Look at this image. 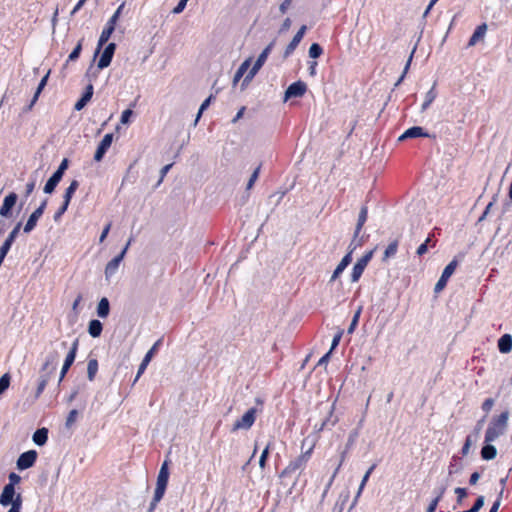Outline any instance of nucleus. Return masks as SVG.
<instances>
[{"label": "nucleus", "instance_id": "nucleus-28", "mask_svg": "<svg viewBox=\"0 0 512 512\" xmlns=\"http://www.w3.org/2000/svg\"><path fill=\"white\" fill-rule=\"evenodd\" d=\"M102 329L103 326L99 320H91L89 322L88 332L92 337H99L101 335Z\"/></svg>", "mask_w": 512, "mask_h": 512}, {"label": "nucleus", "instance_id": "nucleus-27", "mask_svg": "<svg viewBox=\"0 0 512 512\" xmlns=\"http://www.w3.org/2000/svg\"><path fill=\"white\" fill-rule=\"evenodd\" d=\"M47 439H48V430L46 428H41V429H38L34 434H33V441L39 445V446H42L44 445L46 442H47Z\"/></svg>", "mask_w": 512, "mask_h": 512}, {"label": "nucleus", "instance_id": "nucleus-58", "mask_svg": "<svg viewBox=\"0 0 512 512\" xmlns=\"http://www.w3.org/2000/svg\"><path fill=\"white\" fill-rule=\"evenodd\" d=\"M471 444H472V440H471V437L468 436L465 440V443L462 447V454L465 456L469 453V450H470V447H471Z\"/></svg>", "mask_w": 512, "mask_h": 512}, {"label": "nucleus", "instance_id": "nucleus-40", "mask_svg": "<svg viewBox=\"0 0 512 512\" xmlns=\"http://www.w3.org/2000/svg\"><path fill=\"white\" fill-rule=\"evenodd\" d=\"M373 251L367 252L365 255H363L355 265L360 266L361 268L365 269L370 260L372 259Z\"/></svg>", "mask_w": 512, "mask_h": 512}, {"label": "nucleus", "instance_id": "nucleus-32", "mask_svg": "<svg viewBox=\"0 0 512 512\" xmlns=\"http://www.w3.org/2000/svg\"><path fill=\"white\" fill-rule=\"evenodd\" d=\"M497 451L493 445L487 444L481 450V456L484 460H492L496 457Z\"/></svg>", "mask_w": 512, "mask_h": 512}, {"label": "nucleus", "instance_id": "nucleus-6", "mask_svg": "<svg viewBox=\"0 0 512 512\" xmlns=\"http://www.w3.org/2000/svg\"><path fill=\"white\" fill-rule=\"evenodd\" d=\"M77 350H78V340H75L73 342L68 354L66 355L65 360H64V363H63V366H62V369L60 372L59 383L64 379V377L66 376L71 365L74 363Z\"/></svg>", "mask_w": 512, "mask_h": 512}, {"label": "nucleus", "instance_id": "nucleus-26", "mask_svg": "<svg viewBox=\"0 0 512 512\" xmlns=\"http://www.w3.org/2000/svg\"><path fill=\"white\" fill-rule=\"evenodd\" d=\"M110 305L107 298H102L97 305V315L100 318H106L109 315Z\"/></svg>", "mask_w": 512, "mask_h": 512}, {"label": "nucleus", "instance_id": "nucleus-43", "mask_svg": "<svg viewBox=\"0 0 512 512\" xmlns=\"http://www.w3.org/2000/svg\"><path fill=\"white\" fill-rule=\"evenodd\" d=\"M270 448H271V443L269 442L266 447L264 448V450L262 451L261 453V456H260V459H259V466L263 469L266 465V461H267V458H268V455H269V451H270Z\"/></svg>", "mask_w": 512, "mask_h": 512}, {"label": "nucleus", "instance_id": "nucleus-30", "mask_svg": "<svg viewBox=\"0 0 512 512\" xmlns=\"http://www.w3.org/2000/svg\"><path fill=\"white\" fill-rule=\"evenodd\" d=\"M437 97V92L435 90V84L432 86V88L426 93L424 102L422 104L421 110L425 111L435 100Z\"/></svg>", "mask_w": 512, "mask_h": 512}, {"label": "nucleus", "instance_id": "nucleus-18", "mask_svg": "<svg viewBox=\"0 0 512 512\" xmlns=\"http://www.w3.org/2000/svg\"><path fill=\"white\" fill-rule=\"evenodd\" d=\"M498 349L503 354H508L512 351V336L510 334H504L499 338Z\"/></svg>", "mask_w": 512, "mask_h": 512}, {"label": "nucleus", "instance_id": "nucleus-10", "mask_svg": "<svg viewBox=\"0 0 512 512\" xmlns=\"http://www.w3.org/2000/svg\"><path fill=\"white\" fill-rule=\"evenodd\" d=\"M37 458V453L34 450H30L27 452H24L20 455V457L17 460V467L20 470L28 469L35 463Z\"/></svg>", "mask_w": 512, "mask_h": 512}, {"label": "nucleus", "instance_id": "nucleus-17", "mask_svg": "<svg viewBox=\"0 0 512 512\" xmlns=\"http://www.w3.org/2000/svg\"><path fill=\"white\" fill-rule=\"evenodd\" d=\"M352 252H353V250H351L349 253H347L342 258V260L337 265L336 269L334 270V272H333V274L331 276V279H330L331 281L336 280L342 274V272L346 269V267L351 263Z\"/></svg>", "mask_w": 512, "mask_h": 512}, {"label": "nucleus", "instance_id": "nucleus-53", "mask_svg": "<svg viewBox=\"0 0 512 512\" xmlns=\"http://www.w3.org/2000/svg\"><path fill=\"white\" fill-rule=\"evenodd\" d=\"M211 101H212V96H209V97H208V98H207V99H206V100L201 104L200 109H199V112H198V114H197L196 122L199 120V118H200L201 114L203 113V111H204L205 109H207V108H208V106L210 105Z\"/></svg>", "mask_w": 512, "mask_h": 512}, {"label": "nucleus", "instance_id": "nucleus-52", "mask_svg": "<svg viewBox=\"0 0 512 512\" xmlns=\"http://www.w3.org/2000/svg\"><path fill=\"white\" fill-rule=\"evenodd\" d=\"M360 312H361V309H359V310L355 313V315H354V317H353V319H352V322H351V324H350V326H349V328H348V333H350V334H351V333H353V332H354V329L356 328V326H357V324H358V320H359Z\"/></svg>", "mask_w": 512, "mask_h": 512}, {"label": "nucleus", "instance_id": "nucleus-34", "mask_svg": "<svg viewBox=\"0 0 512 512\" xmlns=\"http://www.w3.org/2000/svg\"><path fill=\"white\" fill-rule=\"evenodd\" d=\"M48 76H49V73H47L43 78L42 80L40 81L38 87H37V90L34 94V97L33 99L31 100V103L29 104L28 106V110L32 109V107L34 106V104L36 103L41 91L43 90V88L45 87L46 83H47V79H48Z\"/></svg>", "mask_w": 512, "mask_h": 512}, {"label": "nucleus", "instance_id": "nucleus-63", "mask_svg": "<svg viewBox=\"0 0 512 512\" xmlns=\"http://www.w3.org/2000/svg\"><path fill=\"white\" fill-rule=\"evenodd\" d=\"M187 1L180 0L177 6L173 9V13L179 14L181 13L185 7H186Z\"/></svg>", "mask_w": 512, "mask_h": 512}, {"label": "nucleus", "instance_id": "nucleus-36", "mask_svg": "<svg viewBox=\"0 0 512 512\" xmlns=\"http://www.w3.org/2000/svg\"><path fill=\"white\" fill-rule=\"evenodd\" d=\"M367 214H368L367 208L363 207L359 213L358 222H357V226H356V230H355V237L359 234L364 223L366 222Z\"/></svg>", "mask_w": 512, "mask_h": 512}, {"label": "nucleus", "instance_id": "nucleus-20", "mask_svg": "<svg viewBox=\"0 0 512 512\" xmlns=\"http://www.w3.org/2000/svg\"><path fill=\"white\" fill-rule=\"evenodd\" d=\"M264 63L265 62L260 59L256 60L252 68L245 75L244 80L242 82V88L246 87L252 81V79L255 77V75L258 73V71L261 69Z\"/></svg>", "mask_w": 512, "mask_h": 512}, {"label": "nucleus", "instance_id": "nucleus-48", "mask_svg": "<svg viewBox=\"0 0 512 512\" xmlns=\"http://www.w3.org/2000/svg\"><path fill=\"white\" fill-rule=\"evenodd\" d=\"M124 6H125V2H123V3H122V4L117 8V10L115 11V13L112 15V17H111V18L109 19V21H108L110 24L116 25V23H117V21H118V19H119V17H120V14H121V12H122V10H123Z\"/></svg>", "mask_w": 512, "mask_h": 512}, {"label": "nucleus", "instance_id": "nucleus-60", "mask_svg": "<svg viewBox=\"0 0 512 512\" xmlns=\"http://www.w3.org/2000/svg\"><path fill=\"white\" fill-rule=\"evenodd\" d=\"M494 405V401L491 398L486 399L482 404V409L485 412H489Z\"/></svg>", "mask_w": 512, "mask_h": 512}, {"label": "nucleus", "instance_id": "nucleus-45", "mask_svg": "<svg viewBox=\"0 0 512 512\" xmlns=\"http://www.w3.org/2000/svg\"><path fill=\"white\" fill-rule=\"evenodd\" d=\"M259 173H260V166L257 167L254 172L252 173V175L250 176V179L246 185V190H251L254 186V183L257 181L258 177H259Z\"/></svg>", "mask_w": 512, "mask_h": 512}, {"label": "nucleus", "instance_id": "nucleus-49", "mask_svg": "<svg viewBox=\"0 0 512 512\" xmlns=\"http://www.w3.org/2000/svg\"><path fill=\"white\" fill-rule=\"evenodd\" d=\"M274 43H275V42H274V41H272V42H271V43H270V44H269V45H268V46H267V47L262 51V53L259 55L258 59H260V60H262V61L266 62V60H267V58H268L269 54H270V53H271V51H272V48H273V46H274Z\"/></svg>", "mask_w": 512, "mask_h": 512}, {"label": "nucleus", "instance_id": "nucleus-42", "mask_svg": "<svg viewBox=\"0 0 512 512\" xmlns=\"http://www.w3.org/2000/svg\"><path fill=\"white\" fill-rule=\"evenodd\" d=\"M78 414L79 413L76 409H73L69 412L65 423L67 428H71L74 425V423L77 421Z\"/></svg>", "mask_w": 512, "mask_h": 512}, {"label": "nucleus", "instance_id": "nucleus-39", "mask_svg": "<svg viewBox=\"0 0 512 512\" xmlns=\"http://www.w3.org/2000/svg\"><path fill=\"white\" fill-rule=\"evenodd\" d=\"M10 375L8 373H5L0 378V395H2L10 386Z\"/></svg>", "mask_w": 512, "mask_h": 512}, {"label": "nucleus", "instance_id": "nucleus-59", "mask_svg": "<svg viewBox=\"0 0 512 512\" xmlns=\"http://www.w3.org/2000/svg\"><path fill=\"white\" fill-rule=\"evenodd\" d=\"M292 4V0H284L280 6H279V10L282 14H285L287 12V10L289 9V7L291 6Z\"/></svg>", "mask_w": 512, "mask_h": 512}, {"label": "nucleus", "instance_id": "nucleus-41", "mask_svg": "<svg viewBox=\"0 0 512 512\" xmlns=\"http://www.w3.org/2000/svg\"><path fill=\"white\" fill-rule=\"evenodd\" d=\"M323 53L322 47L317 44L313 43L309 48V56L311 58H318Z\"/></svg>", "mask_w": 512, "mask_h": 512}, {"label": "nucleus", "instance_id": "nucleus-5", "mask_svg": "<svg viewBox=\"0 0 512 512\" xmlns=\"http://www.w3.org/2000/svg\"><path fill=\"white\" fill-rule=\"evenodd\" d=\"M257 409L250 408L240 419H238L234 425L232 430H248L252 427L256 420Z\"/></svg>", "mask_w": 512, "mask_h": 512}, {"label": "nucleus", "instance_id": "nucleus-21", "mask_svg": "<svg viewBox=\"0 0 512 512\" xmlns=\"http://www.w3.org/2000/svg\"><path fill=\"white\" fill-rule=\"evenodd\" d=\"M114 30H115V25L110 24L109 22H107L106 27L103 29V31H102V33L100 35V38H99V41H98L97 50H96V54L100 51L102 46L109 40V38L112 35V33L114 32Z\"/></svg>", "mask_w": 512, "mask_h": 512}, {"label": "nucleus", "instance_id": "nucleus-22", "mask_svg": "<svg viewBox=\"0 0 512 512\" xmlns=\"http://www.w3.org/2000/svg\"><path fill=\"white\" fill-rule=\"evenodd\" d=\"M486 31H487V25L486 24H481L479 25L474 33L472 34L470 40H469V43L468 45L469 46H474L476 45L479 41L483 40L484 37H485V34H486Z\"/></svg>", "mask_w": 512, "mask_h": 512}, {"label": "nucleus", "instance_id": "nucleus-33", "mask_svg": "<svg viewBox=\"0 0 512 512\" xmlns=\"http://www.w3.org/2000/svg\"><path fill=\"white\" fill-rule=\"evenodd\" d=\"M98 371V361L96 359H90L87 365V377L89 381H93Z\"/></svg>", "mask_w": 512, "mask_h": 512}, {"label": "nucleus", "instance_id": "nucleus-35", "mask_svg": "<svg viewBox=\"0 0 512 512\" xmlns=\"http://www.w3.org/2000/svg\"><path fill=\"white\" fill-rule=\"evenodd\" d=\"M50 379V374H47V373H44V372H41V375L39 377V383H38V387H37V390H36V397H39L42 392L44 391L48 381Z\"/></svg>", "mask_w": 512, "mask_h": 512}, {"label": "nucleus", "instance_id": "nucleus-56", "mask_svg": "<svg viewBox=\"0 0 512 512\" xmlns=\"http://www.w3.org/2000/svg\"><path fill=\"white\" fill-rule=\"evenodd\" d=\"M68 206H69V204H65V202H63L62 206L58 209V211L54 215L55 221H58L61 218V216L67 211Z\"/></svg>", "mask_w": 512, "mask_h": 512}, {"label": "nucleus", "instance_id": "nucleus-50", "mask_svg": "<svg viewBox=\"0 0 512 512\" xmlns=\"http://www.w3.org/2000/svg\"><path fill=\"white\" fill-rule=\"evenodd\" d=\"M133 115V111L131 109H126L122 112L120 122L122 124H128L130 122V118Z\"/></svg>", "mask_w": 512, "mask_h": 512}, {"label": "nucleus", "instance_id": "nucleus-46", "mask_svg": "<svg viewBox=\"0 0 512 512\" xmlns=\"http://www.w3.org/2000/svg\"><path fill=\"white\" fill-rule=\"evenodd\" d=\"M81 50H82V43L80 41L77 44V46L74 48V50L68 56V60L67 61H76L79 58V56H80Z\"/></svg>", "mask_w": 512, "mask_h": 512}, {"label": "nucleus", "instance_id": "nucleus-44", "mask_svg": "<svg viewBox=\"0 0 512 512\" xmlns=\"http://www.w3.org/2000/svg\"><path fill=\"white\" fill-rule=\"evenodd\" d=\"M364 270L365 269L361 268L360 266L354 265L351 273V281L357 282L362 276Z\"/></svg>", "mask_w": 512, "mask_h": 512}, {"label": "nucleus", "instance_id": "nucleus-24", "mask_svg": "<svg viewBox=\"0 0 512 512\" xmlns=\"http://www.w3.org/2000/svg\"><path fill=\"white\" fill-rule=\"evenodd\" d=\"M120 263L121 261L119 259H117L116 257H114L112 260H110L106 267H105V278L107 281L110 280V278L112 276H114V274L117 272L119 266H120Z\"/></svg>", "mask_w": 512, "mask_h": 512}, {"label": "nucleus", "instance_id": "nucleus-4", "mask_svg": "<svg viewBox=\"0 0 512 512\" xmlns=\"http://www.w3.org/2000/svg\"><path fill=\"white\" fill-rule=\"evenodd\" d=\"M67 168H68V160L65 158L62 160V162L59 165L56 172L49 178V180L45 184V186H44L45 193L51 194L55 190L56 186L61 181L63 174Z\"/></svg>", "mask_w": 512, "mask_h": 512}, {"label": "nucleus", "instance_id": "nucleus-25", "mask_svg": "<svg viewBox=\"0 0 512 512\" xmlns=\"http://www.w3.org/2000/svg\"><path fill=\"white\" fill-rule=\"evenodd\" d=\"M251 61H252V58H248L239 66V68L236 71L234 78H233L234 85H236L238 83V81L244 76V74L250 68Z\"/></svg>", "mask_w": 512, "mask_h": 512}, {"label": "nucleus", "instance_id": "nucleus-7", "mask_svg": "<svg viewBox=\"0 0 512 512\" xmlns=\"http://www.w3.org/2000/svg\"><path fill=\"white\" fill-rule=\"evenodd\" d=\"M18 200V196L16 193H9L3 200V203L0 207V216L5 218H10L12 216V210L16 205Z\"/></svg>", "mask_w": 512, "mask_h": 512}, {"label": "nucleus", "instance_id": "nucleus-38", "mask_svg": "<svg viewBox=\"0 0 512 512\" xmlns=\"http://www.w3.org/2000/svg\"><path fill=\"white\" fill-rule=\"evenodd\" d=\"M397 248H398V242L397 241L391 242L387 246V248H386V250L384 252V259H388L390 257H393L396 254V252H397Z\"/></svg>", "mask_w": 512, "mask_h": 512}, {"label": "nucleus", "instance_id": "nucleus-15", "mask_svg": "<svg viewBox=\"0 0 512 512\" xmlns=\"http://www.w3.org/2000/svg\"><path fill=\"white\" fill-rule=\"evenodd\" d=\"M428 134L424 131L422 127L414 126L407 129L399 138V141H404L406 139L418 138V137H426Z\"/></svg>", "mask_w": 512, "mask_h": 512}, {"label": "nucleus", "instance_id": "nucleus-19", "mask_svg": "<svg viewBox=\"0 0 512 512\" xmlns=\"http://www.w3.org/2000/svg\"><path fill=\"white\" fill-rule=\"evenodd\" d=\"M42 217V214H40V211H34L28 218L26 224L23 226V232L25 234L31 233L35 227L37 226V222Z\"/></svg>", "mask_w": 512, "mask_h": 512}, {"label": "nucleus", "instance_id": "nucleus-12", "mask_svg": "<svg viewBox=\"0 0 512 512\" xmlns=\"http://www.w3.org/2000/svg\"><path fill=\"white\" fill-rule=\"evenodd\" d=\"M115 49L116 45L114 43H110L105 47L98 62V67L100 69H104L110 65Z\"/></svg>", "mask_w": 512, "mask_h": 512}, {"label": "nucleus", "instance_id": "nucleus-64", "mask_svg": "<svg viewBox=\"0 0 512 512\" xmlns=\"http://www.w3.org/2000/svg\"><path fill=\"white\" fill-rule=\"evenodd\" d=\"M439 501H440V497H436L434 500H432V502L428 506L426 512H435Z\"/></svg>", "mask_w": 512, "mask_h": 512}, {"label": "nucleus", "instance_id": "nucleus-62", "mask_svg": "<svg viewBox=\"0 0 512 512\" xmlns=\"http://www.w3.org/2000/svg\"><path fill=\"white\" fill-rule=\"evenodd\" d=\"M341 337H342V331L338 332V333L334 336V338H333V340H332L331 348H330L331 352H332V351H333V350L338 346V344H339V342H340Z\"/></svg>", "mask_w": 512, "mask_h": 512}, {"label": "nucleus", "instance_id": "nucleus-47", "mask_svg": "<svg viewBox=\"0 0 512 512\" xmlns=\"http://www.w3.org/2000/svg\"><path fill=\"white\" fill-rule=\"evenodd\" d=\"M12 507L10 508L9 512H20L21 511V496L20 494H17L15 497V500L10 503Z\"/></svg>", "mask_w": 512, "mask_h": 512}, {"label": "nucleus", "instance_id": "nucleus-9", "mask_svg": "<svg viewBox=\"0 0 512 512\" xmlns=\"http://www.w3.org/2000/svg\"><path fill=\"white\" fill-rule=\"evenodd\" d=\"M59 354L57 351H51L45 358V361L42 365L41 372L47 374H53L56 370L58 364Z\"/></svg>", "mask_w": 512, "mask_h": 512}, {"label": "nucleus", "instance_id": "nucleus-54", "mask_svg": "<svg viewBox=\"0 0 512 512\" xmlns=\"http://www.w3.org/2000/svg\"><path fill=\"white\" fill-rule=\"evenodd\" d=\"M455 493L457 494V503H461L463 499L467 496V492L465 488H456Z\"/></svg>", "mask_w": 512, "mask_h": 512}, {"label": "nucleus", "instance_id": "nucleus-14", "mask_svg": "<svg viewBox=\"0 0 512 512\" xmlns=\"http://www.w3.org/2000/svg\"><path fill=\"white\" fill-rule=\"evenodd\" d=\"M306 29H307V27L305 25H303L299 29V31L296 33V35L293 37L292 41L288 44V46L285 49V52H284L285 58L289 57L293 53V51L296 49V47L299 45V43L301 42V40L306 32Z\"/></svg>", "mask_w": 512, "mask_h": 512}, {"label": "nucleus", "instance_id": "nucleus-57", "mask_svg": "<svg viewBox=\"0 0 512 512\" xmlns=\"http://www.w3.org/2000/svg\"><path fill=\"white\" fill-rule=\"evenodd\" d=\"M429 242H430V238L428 237L426 239V241L418 247L417 254L419 256H422V255H424L427 252V250H428V243Z\"/></svg>", "mask_w": 512, "mask_h": 512}, {"label": "nucleus", "instance_id": "nucleus-11", "mask_svg": "<svg viewBox=\"0 0 512 512\" xmlns=\"http://www.w3.org/2000/svg\"><path fill=\"white\" fill-rule=\"evenodd\" d=\"M113 141V134H106L101 142L99 143L97 150L94 155V159L99 162L103 159L105 153L110 148Z\"/></svg>", "mask_w": 512, "mask_h": 512}, {"label": "nucleus", "instance_id": "nucleus-1", "mask_svg": "<svg viewBox=\"0 0 512 512\" xmlns=\"http://www.w3.org/2000/svg\"><path fill=\"white\" fill-rule=\"evenodd\" d=\"M509 412L504 411L498 417L493 418L485 433V442L495 441L499 436L503 435L507 428Z\"/></svg>", "mask_w": 512, "mask_h": 512}, {"label": "nucleus", "instance_id": "nucleus-3", "mask_svg": "<svg viewBox=\"0 0 512 512\" xmlns=\"http://www.w3.org/2000/svg\"><path fill=\"white\" fill-rule=\"evenodd\" d=\"M312 449L313 448L310 447L307 451L301 453L298 457L291 460L287 467L282 471L281 477L289 476L297 471L301 472L306 467V464L311 458Z\"/></svg>", "mask_w": 512, "mask_h": 512}, {"label": "nucleus", "instance_id": "nucleus-29", "mask_svg": "<svg viewBox=\"0 0 512 512\" xmlns=\"http://www.w3.org/2000/svg\"><path fill=\"white\" fill-rule=\"evenodd\" d=\"M79 187V182L77 180H73L70 185L68 186V188L66 189L65 193H64V201L65 204H69L75 191L78 189Z\"/></svg>", "mask_w": 512, "mask_h": 512}, {"label": "nucleus", "instance_id": "nucleus-61", "mask_svg": "<svg viewBox=\"0 0 512 512\" xmlns=\"http://www.w3.org/2000/svg\"><path fill=\"white\" fill-rule=\"evenodd\" d=\"M36 180L32 179L26 184V196H29L35 189Z\"/></svg>", "mask_w": 512, "mask_h": 512}, {"label": "nucleus", "instance_id": "nucleus-37", "mask_svg": "<svg viewBox=\"0 0 512 512\" xmlns=\"http://www.w3.org/2000/svg\"><path fill=\"white\" fill-rule=\"evenodd\" d=\"M458 265V262L456 260H452L443 270L442 275L449 279L452 274L454 273L456 267Z\"/></svg>", "mask_w": 512, "mask_h": 512}, {"label": "nucleus", "instance_id": "nucleus-51", "mask_svg": "<svg viewBox=\"0 0 512 512\" xmlns=\"http://www.w3.org/2000/svg\"><path fill=\"white\" fill-rule=\"evenodd\" d=\"M447 281L448 279L445 278L443 275H441L440 279L437 281L436 285H435V292H440L444 289V287L446 286L447 284Z\"/></svg>", "mask_w": 512, "mask_h": 512}, {"label": "nucleus", "instance_id": "nucleus-23", "mask_svg": "<svg viewBox=\"0 0 512 512\" xmlns=\"http://www.w3.org/2000/svg\"><path fill=\"white\" fill-rule=\"evenodd\" d=\"M92 95H93V86L91 84H89L87 87H86V90L84 92V94L82 95V97L76 102L75 104V110L77 111H80L82 110L85 105L90 101V99L92 98Z\"/></svg>", "mask_w": 512, "mask_h": 512}, {"label": "nucleus", "instance_id": "nucleus-31", "mask_svg": "<svg viewBox=\"0 0 512 512\" xmlns=\"http://www.w3.org/2000/svg\"><path fill=\"white\" fill-rule=\"evenodd\" d=\"M374 468H375V465H372V466L367 470V472L365 473V475L363 476L362 481H361L360 486H359V489H358V491H357V494H356V496H355V498H354L353 505H355V504L357 503L358 498L360 497V495H361V493H362V491H363V489H364V487H365V485H366V483H367V481H368V479H369V477H370V475H371L372 471L374 470Z\"/></svg>", "mask_w": 512, "mask_h": 512}, {"label": "nucleus", "instance_id": "nucleus-2", "mask_svg": "<svg viewBox=\"0 0 512 512\" xmlns=\"http://www.w3.org/2000/svg\"><path fill=\"white\" fill-rule=\"evenodd\" d=\"M169 479L168 462L164 461L157 477V485L154 492V497L151 502V508H154L156 504L163 498L167 483Z\"/></svg>", "mask_w": 512, "mask_h": 512}, {"label": "nucleus", "instance_id": "nucleus-55", "mask_svg": "<svg viewBox=\"0 0 512 512\" xmlns=\"http://www.w3.org/2000/svg\"><path fill=\"white\" fill-rule=\"evenodd\" d=\"M327 411L329 413V417L326 420L323 421V423L321 424V426L319 428V431L323 430L328 425V423H330L333 426L335 424V422H336L335 420L330 422V417H331L332 412H333V407L332 406L328 407Z\"/></svg>", "mask_w": 512, "mask_h": 512}, {"label": "nucleus", "instance_id": "nucleus-16", "mask_svg": "<svg viewBox=\"0 0 512 512\" xmlns=\"http://www.w3.org/2000/svg\"><path fill=\"white\" fill-rule=\"evenodd\" d=\"M15 497L16 493L14 487L12 485H5L0 496V504L8 506L15 500Z\"/></svg>", "mask_w": 512, "mask_h": 512}, {"label": "nucleus", "instance_id": "nucleus-13", "mask_svg": "<svg viewBox=\"0 0 512 512\" xmlns=\"http://www.w3.org/2000/svg\"><path fill=\"white\" fill-rule=\"evenodd\" d=\"M158 345H159V341H157L152 347L151 349L146 353L145 357L143 358L139 368H138V372H137V375L134 379V383L138 381V379L140 378V376L144 373V371L146 370L148 364L150 363L152 357L154 356L155 352L157 351V348H158Z\"/></svg>", "mask_w": 512, "mask_h": 512}, {"label": "nucleus", "instance_id": "nucleus-8", "mask_svg": "<svg viewBox=\"0 0 512 512\" xmlns=\"http://www.w3.org/2000/svg\"><path fill=\"white\" fill-rule=\"evenodd\" d=\"M306 90H307V86L304 82H302V81L294 82L285 91L284 101H287L290 98L302 97L305 94Z\"/></svg>", "mask_w": 512, "mask_h": 512}]
</instances>
